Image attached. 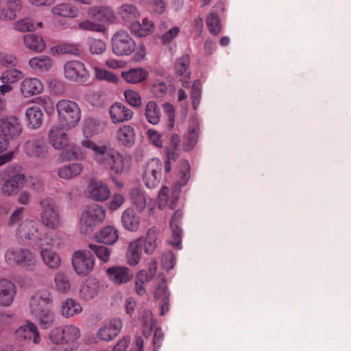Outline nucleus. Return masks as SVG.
<instances>
[{
    "label": "nucleus",
    "mask_w": 351,
    "mask_h": 351,
    "mask_svg": "<svg viewBox=\"0 0 351 351\" xmlns=\"http://www.w3.org/2000/svg\"><path fill=\"white\" fill-rule=\"evenodd\" d=\"M80 143L82 147L93 152L95 162L109 170L111 173L122 175L129 171L132 165L130 156L122 154L106 145H98L91 140L83 139Z\"/></svg>",
    "instance_id": "nucleus-1"
},
{
    "label": "nucleus",
    "mask_w": 351,
    "mask_h": 351,
    "mask_svg": "<svg viewBox=\"0 0 351 351\" xmlns=\"http://www.w3.org/2000/svg\"><path fill=\"white\" fill-rule=\"evenodd\" d=\"M51 305V296L47 291L38 292L29 300V312L42 329H48L54 324Z\"/></svg>",
    "instance_id": "nucleus-2"
},
{
    "label": "nucleus",
    "mask_w": 351,
    "mask_h": 351,
    "mask_svg": "<svg viewBox=\"0 0 351 351\" xmlns=\"http://www.w3.org/2000/svg\"><path fill=\"white\" fill-rule=\"evenodd\" d=\"M60 123L66 129L75 128L81 119V110L78 104L69 99H61L56 104Z\"/></svg>",
    "instance_id": "nucleus-3"
},
{
    "label": "nucleus",
    "mask_w": 351,
    "mask_h": 351,
    "mask_svg": "<svg viewBox=\"0 0 351 351\" xmlns=\"http://www.w3.org/2000/svg\"><path fill=\"white\" fill-rule=\"evenodd\" d=\"M106 209L98 204L88 206L82 212L80 219V232L84 234L93 231L95 226L102 223L106 218Z\"/></svg>",
    "instance_id": "nucleus-4"
},
{
    "label": "nucleus",
    "mask_w": 351,
    "mask_h": 351,
    "mask_svg": "<svg viewBox=\"0 0 351 351\" xmlns=\"http://www.w3.org/2000/svg\"><path fill=\"white\" fill-rule=\"evenodd\" d=\"M4 258L11 267L21 266L28 270H32L36 265V259L30 250L17 247H9L5 252Z\"/></svg>",
    "instance_id": "nucleus-5"
},
{
    "label": "nucleus",
    "mask_w": 351,
    "mask_h": 351,
    "mask_svg": "<svg viewBox=\"0 0 351 351\" xmlns=\"http://www.w3.org/2000/svg\"><path fill=\"white\" fill-rule=\"evenodd\" d=\"M13 169L8 167L1 174L3 182L1 184V191L5 195L11 196L16 195L19 189H21L26 180L23 173H11Z\"/></svg>",
    "instance_id": "nucleus-6"
},
{
    "label": "nucleus",
    "mask_w": 351,
    "mask_h": 351,
    "mask_svg": "<svg viewBox=\"0 0 351 351\" xmlns=\"http://www.w3.org/2000/svg\"><path fill=\"white\" fill-rule=\"evenodd\" d=\"M40 219L42 223L49 229L54 230L60 226L61 219L56 202L51 198L40 202Z\"/></svg>",
    "instance_id": "nucleus-7"
},
{
    "label": "nucleus",
    "mask_w": 351,
    "mask_h": 351,
    "mask_svg": "<svg viewBox=\"0 0 351 351\" xmlns=\"http://www.w3.org/2000/svg\"><path fill=\"white\" fill-rule=\"evenodd\" d=\"M136 46L135 41L126 31L119 30L112 38V49L117 56L130 55L134 51Z\"/></svg>",
    "instance_id": "nucleus-8"
},
{
    "label": "nucleus",
    "mask_w": 351,
    "mask_h": 351,
    "mask_svg": "<svg viewBox=\"0 0 351 351\" xmlns=\"http://www.w3.org/2000/svg\"><path fill=\"white\" fill-rule=\"evenodd\" d=\"M72 265L78 275L84 276L93 270L95 265V258L90 251L77 250L72 255Z\"/></svg>",
    "instance_id": "nucleus-9"
},
{
    "label": "nucleus",
    "mask_w": 351,
    "mask_h": 351,
    "mask_svg": "<svg viewBox=\"0 0 351 351\" xmlns=\"http://www.w3.org/2000/svg\"><path fill=\"white\" fill-rule=\"evenodd\" d=\"M162 164L158 158L149 160L144 167L143 181L149 189L156 187L161 180Z\"/></svg>",
    "instance_id": "nucleus-10"
},
{
    "label": "nucleus",
    "mask_w": 351,
    "mask_h": 351,
    "mask_svg": "<svg viewBox=\"0 0 351 351\" xmlns=\"http://www.w3.org/2000/svg\"><path fill=\"white\" fill-rule=\"evenodd\" d=\"M64 73L66 78L77 82L85 81L88 75L84 64L78 60L67 61L64 66Z\"/></svg>",
    "instance_id": "nucleus-11"
},
{
    "label": "nucleus",
    "mask_w": 351,
    "mask_h": 351,
    "mask_svg": "<svg viewBox=\"0 0 351 351\" xmlns=\"http://www.w3.org/2000/svg\"><path fill=\"white\" fill-rule=\"evenodd\" d=\"M64 330L65 346H53L49 351H74L77 350L76 341L80 338V330L73 325L62 327Z\"/></svg>",
    "instance_id": "nucleus-12"
},
{
    "label": "nucleus",
    "mask_w": 351,
    "mask_h": 351,
    "mask_svg": "<svg viewBox=\"0 0 351 351\" xmlns=\"http://www.w3.org/2000/svg\"><path fill=\"white\" fill-rule=\"evenodd\" d=\"M23 149L25 154L30 158L41 159L45 158L47 154L44 141L37 137L28 139L24 144Z\"/></svg>",
    "instance_id": "nucleus-13"
},
{
    "label": "nucleus",
    "mask_w": 351,
    "mask_h": 351,
    "mask_svg": "<svg viewBox=\"0 0 351 351\" xmlns=\"http://www.w3.org/2000/svg\"><path fill=\"white\" fill-rule=\"evenodd\" d=\"M64 126L53 125L48 134L49 143L56 149H63L69 145V138Z\"/></svg>",
    "instance_id": "nucleus-14"
},
{
    "label": "nucleus",
    "mask_w": 351,
    "mask_h": 351,
    "mask_svg": "<svg viewBox=\"0 0 351 351\" xmlns=\"http://www.w3.org/2000/svg\"><path fill=\"white\" fill-rule=\"evenodd\" d=\"M109 279L117 285L126 284L134 277L133 272L125 266H114L107 269Z\"/></svg>",
    "instance_id": "nucleus-15"
},
{
    "label": "nucleus",
    "mask_w": 351,
    "mask_h": 351,
    "mask_svg": "<svg viewBox=\"0 0 351 351\" xmlns=\"http://www.w3.org/2000/svg\"><path fill=\"white\" fill-rule=\"evenodd\" d=\"M122 327L123 323L121 319H112L109 323L104 325L98 330L97 337L102 341H111L119 335Z\"/></svg>",
    "instance_id": "nucleus-16"
},
{
    "label": "nucleus",
    "mask_w": 351,
    "mask_h": 351,
    "mask_svg": "<svg viewBox=\"0 0 351 351\" xmlns=\"http://www.w3.org/2000/svg\"><path fill=\"white\" fill-rule=\"evenodd\" d=\"M88 191L90 197L97 202H104L110 195L108 185L101 180H91L88 186Z\"/></svg>",
    "instance_id": "nucleus-17"
},
{
    "label": "nucleus",
    "mask_w": 351,
    "mask_h": 351,
    "mask_svg": "<svg viewBox=\"0 0 351 351\" xmlns=\"http://www.w3.org/2000/svg\"><path fill=\"white\" fill-rule=\"evenodd\" d=\"M16 335L19 339L32 342L34 344H38L41 338L38 328L35 324L27 322L25 324L21 326L16 331Z\"/></svg>",
    "instance_id": "nucleus-18"
},
{
    "label": "nucleus",
    "mask_w": 351,
    "mask_h": 351,
    "mask_svg": "<svg viewBox=\"0 0 351 351\" xmlns=\"http://www.w3.org/2000/svg\"><path fill=\"white\" fill-rule=\"evenodd\" d=\"M16 293L15 285L6 279L0 280V304L10 306Z\"/></svg>",
    "instance_id": "nucleus-19"
},
{
    "label": "nucleus",
    "mask_w": 351,
    "mask_h": 351,
    "mask_svg": "<svg viewBox=\"0 0 351 351\" xmlns=\"http://www.w3.org/2000/svg\"><path fill=\"white\" fill-rule=\"evenodd\" d=\"M43 90L42 82L35 77H27L21 84L20 90L25 98L40 94Z\"/></svg>",
    "instance_id": "nucleus-20"
},
{
    "label": "nucleus",
    "mask_w": 351,
    "mask_h": 351,
    "mask_svg": "<svg viewBox=\"0 0 351 351\" xmlns=\"http://www.w3.org/2000/svg\"><path fill=\"white\" fill-rule=\"evenodd\" d=\"M160 243L159 230L156 227L149 228L145 238H143V245L145 253L147 254H152L159 247Z\"/></svg>",
    "instance_id": "nucleus-21"
},
{
    "label": "nucleus",
    "mask_w": 351,
    "mask_h": 351,
    "mask_svg": "<svg viewBox=\"0 0 351 351\" xmlns=\"http://www.w3.org/2000/svg\"><path fill=\"white\" fill-rule=\"evenodd\" d=\"M190 57L189 55L185 54L178 58L175 63V73L177 77H180V80L184 86L189 85V80L190 78L191 73L189 71L190 64Z\"/></svg>",
    "instance_id": "nucleus-22"
},
{
    "label": "nucleus",
    "mask_w": 351,
    "mask_h": 351,
    "mask_svg": "<svg viewBox=\"0 0 351 351\" xmlns=\"http://www.w3.org/2000/svg\"><path fill=\"white\" fill-rule=\"evenodd\" d=\"M182 218V213L180 210H176L170 220V228L172 231V238L169 243L173 246L180 249L182 242V229L180 226V221Z\"/></svg>",
    "instance_id": "nucleus-23"
},
{
    "label": "nucleus",
    "mask_w": 351,
    "mask_h": 351,
    "mask_svg": "<svg viewBox=\"0 0 351 351\" xmlns=\"http://www.w3.org/2000/svg\"><path fill=\"white\" fill-rule=\"evenodd\" d=\"M0 130L3 133V136L12 138L21 134L22 128L18 119L14 117H10L0 120Z\"/></svg>",
    "instance_id": "nucleus-24"
},
{
    "label": "nucleus",
    "mask_w": 351,
    "mask_h": 351,
    "mask_svg": "<svg viewBox=\"0 0 351 351\" xmlns=\"http://www.w3.org/2000/svg\"><path fill=\"white\" fill-rule=\"evenodd\" d=\"M133 114L132 110L121 103H115L110 108V119L114 123L128 121L132 118Z\"/></svg>",
    "instance_id": "nucleus-25"
},
{
    "label": "nucleus",
    "mask_w": 351,
    "mask_h": 351,
    "mask_svg": "<svg viewBox=\"0 0 351 351\" xmlns=\"http://www.w3.org/2000/svg\"><path fill=\"white\" fill-rule=\"evenodd\" d=\"M142 249L143 237H140L130 243L126 252V261L128 265L135 266L140 262Z\"/></svg>",
    "instance_id": "nucleus-26"
},
{
    "label": "nucleus",
    "mask_w": 351,
    "mask_h": 351,
    "mask_svg": "<svg viewBox=\"0 0 351 351\" xmlns=\"http://www.w3.org/2000/svg\"><path fill=\"white\" fill-rule=\"evenodd\" d=\"M88 15L95 21L112 23L115 20V14L112 10L106 6L95 7L89 9Z\"/></svg>",
    "instance_id": "nucleus-27"
},
{
    "label": "nucleus",
    "mask_w": 351,
    "mask_h": 351,
    "mask_svg": "<svg viewBox=\"0 0 351 351\" xmlns=\"http://www.w3.org/2000/svg\"><path fill=\"white\" fill-rule=\"evenodd\" d=\"M131 33L137 37H145L151 34L154 29V22L145 18L143 19L142 23L139 21H133L130 26Z\"/></svg>",
    "instance_id": "nucleus-28"
},
{
    "label": "nucleus",
    "mask_w": 351,
    "mask_h": 351,
    "mask_svg": "<svg viewBox=\"0 0 351 351\" xmlns=\"http://www.w3.org/2000/svg\"><path fill=\"white\" fill-rule=\"evenodd\" d=\"M116 138L119 145L131 147L134 144L136 139L134 129L129 125L121 126L117 131Z\"/></svg>",
    "instance_id": "nucleus-29"
},
{
    "label": "nucleus",
    "mask_w": 351,
    "mask_h": 351,
    "mask_svg": "<svg viewBox=\"0 0 351 351\" xmlns=\"http://www.w3.org/2000/svg\"><path fill=\"white\" fill-rule=\"evenodd\" d=\"M148 76V71L141 67L133 68L121 72L122 78L127 83L133 84L144 82Z\"/></svg>",
    "instance_id": "nucleus-30"
},
{
    "label": "nucleus",
    "mask_w": 351,
    "mask_h": 351,
    "mask_svg": "<svg viewBox=\"0 0 351 351\" xmlns=\"http://www.w3.org/2000/svg\"><path fill=\"white\" fill-rule=\"evenodd\" d=\"M84 168V165L80 162L69 163L59 167L57 173L61 179L72 180L79 176Z\"/></svg>",
    "instance_id": "nucleus-31"
},
{
    "label": "nucleus",
    "mask_w": 351,
    "mask_h": 351,
    "mask_svg": "<svg viewBox=\"0 0 351 351\" xmlns=\"http://www.w3.org/2000/svg\"><path fill=\"white\" fill-rule=\"evenodd\" d=\"M104 127V123L98 119L92 117L86 118L82 124V132L86 137L85 139L89 140L88 137L102 132Z\"/></svg>",
    "instance_id": "nucleus-32"
},
{
    "label": "nucleus",
    "mask_w": 351,
    "mask_h": 351,
    "mask_svg": "<svg viewBox=\"0 0 351 351\" xmlns=\"http://www.w3.org/2000/svg\"><path fill=\"white\" fill-rule=\"evenodd\" d=\"M121 223L125 229L135 232L139 228L140 217L132 208H129L123 212Z\"/></svg>",
    "instance_id": "nucleus-33"
},
{
    "label": "nucleus",
    "mask_w": 351,
    "mask_h": 351,
    "mask_svg": "<svg viewBox=\"0 0 351 351\" xmlns=\"http://www.w3.org/2000/svg\"><path fill=\"white\" fill-rule=\"evenodd\" d=\"M7 8H2L0 11V19L3 21H13L17 15L16 13L23 9L21 0H6Z\"/></svg>",
    "instance_id": "nucleus-34"
},
{
    "label": "nucleus",
    "mask_w": 351,
    "mask_h": 351,
    "mask_svg": "<svg viewBox=\"0 0 351 351\" xmlns=\"http://www.w3.org/2000/svg\"><path fill=\"white\" fill-rule=\"evenodd\" d=\"M38 224L34 221L23 222L18 228V233L27 239L39 240L41 239L38 234Z\"/></svg>",
    "instance_id": "nucleus-35"
},
{
    "label": "nucleus",
    "mask_w": 351,
    "mask_h": 351,
    "mask_svg": "<svg viewBox=\"0 0 351 351\" xmlns=\"http://www.w3.org/2000/svg\"><path fill=\"white\" fill-rule=\"evenodd\" d=\"M25 116L29 128L37 129L41 126L43 113L40 107L34 106L27 108Z\"/></svg>",
    "instance_id": "nucleus-36"
},
{
    "label": "nucleus",
    "mask_w": 351,
    "mask_h": 351,
    "mask_svg": "<svg viewBox=\"0 0 351 351\" xmlns=\"http://www.w3.org/2000/svg\"><path fill=\"white\" fill-rule=\"evenodd\" d=\"M50 52L52 55L71 54L79 56L81 53V47L78 43H62L53 46Z\"/></svg>",
    "instance_id": "nucleus-37"
},
{
    "label": "nucleus",
    "mask_w": 351,
    "mask_h": 351,
    "mask_svg": "<svg viewBox=\"0 0 351 351\" xmlns=\"http://www.w3.org/2000/svg\"><path fill=\"white\" fill-rule=\"evenodd\" d=\"M179 165L178 179L176 181L173 186L176 192H178L182 187L184 186L188 183L191 177V167L189 162L184 159L181 160Z\"/></svg>",
    "instance_id": "nucleus-38"
},
{
    "label": "nucleus",
    "mask_w": 351,
    "mask_h": 351,
    "mask_svg": "<svg viewBox=\"0 0 351 351\" xmlns=\"http://www.w3.org/2000/svg\"><path fill=\"white\" fill-rule=\"evenodd\" d=\"M119 239V234L117 229L112 226L104 227L96 236L98 243L106 245H112L117 242Z\"/></svg>",
    "instance_id": "nucleus-39"
},
{
    "label": "nucleus",
    "mask_w": 351,
    "mask_h": 351,
    "mask_svg": "<svg viewBox=\"0 0 351 351\" xmlns=\"http://www.w3.org/2000/svg\"><path fill=\"white\" fill-rule=\"evenodd\" d=\"M129 197L131 204L138 212H142L146 207V197L144 192L139 188H132L130 190Z\"/></svg>",
    "instance_id": "nucleus-40"
},
{
    "label": "nucleus",
    "mask_w": 351,
    "mask_h": 351,
    "mask_svg": "<svg viewBox=\"0 0 351 351\" xmlns=\"http://www.w3.org/2000/svg\"><path fill=\"white\" fill-rule=\"evenodd\" d=\"M155 298L160 300L161 303V315H165L169 310V292L167 291V287L165 282H160L154 293Z\"/></svg>",
    "instance_id": "nucleus-41"
},
{
    "label": "nucleus",
    "mask_w": 351,
    "mask_h": 351,
    "mask_svg": "<svg viewBox=\"0 0 351 351\" xmlns=\"http://www.w3.org/2000/svg\"><path fill=\"white\" fill-rule=\"evenodd\" d=\"M24 44L29 49L36 52L43 51L46 47L45 42L40 36L29 34L23 38Z\"/></svg>",
    "instance_id": "nucleus-42"
},
{
    "label": "nucleus",
    "mask_w": 351,
    "mask_h": 351,
    "mask_svg": "<svg viewBox=\"0 0 351 351\" xmlns=\"http://www.w3.org/2000/svg\"><path fill=\"white\" fill-rule=\"evenodd\" d=\"M82 307L73 299H67L62 303L61 314L65 317H71L80 314Z\"/></svg>",
    "instance_id": "nucleus-43"
},
{
    "label": "nucleus",
    "mask_w": 351,
    "mask_h": 351,
    "mask_svg": "<svg viewBox=\"0 0 351 351\" xmlns=\"http://www.w3.org/2000/svg\"><path fill=\"white\" fill-rule=\"evenodd\" d=\"M117 13L119 16L125 22H130L136 19L140 13L136 7L132 4H123L118 9Z\"/></svg>",
    "instance_id": "nucleus-44"
},
{
    "label": "nucleus",
    "mask_w": 351,
    "mask_h": 351,
    "mask_svg": "<svg viewBox=\"0 0 351 351\" xmlns=\"http://www.w3.org/2000/svg\"><path fill=\"white\" fill-rule=\"evenodd\" d=\"M99 285L93 281H87L83 283L80 289V297L84 300L94 298L98 293Z\"/></svg>",
    "instance_id": "nucleus-45"
},
{
    "label": "nucleus",
    "mask_w": 351,
    "mask_h": 351,
    "mask_svg": "<svg viewBox=\"0 0 351 351\" xmlns=\"http://www.w3.org/2000/svg\"><path fill=\"white\" fill-rule=\"evenodd\" d=\"M29 64L36 71H48L52 66V60L48 56H40L30 59Z\"/></svg>",
    "instance_id": "nucleus-46"
},
{
    "label": "nucleus",
    "mask_w": 351,
    "mask_h": 351,
    "mask_svg": "<svg viewBox=\"0 0 351 351\" xmlns=\"http://www.w3.org/2000/svg\"><path fill=\"white\" fill-rule=\"evenodd\" d=\"M169 189L167 186H162L158 193V206L160 209L166 208L167 206L171 210L174 209L176 206L178 201V195L172 197L169 204Z\"/></svg>",
    "instance_id": "nucleus-47"
},
{
    "label": "nucleus",
    "mask_w": 351,
    "mask_h": 351,
    "mask_svg": "<svg viewBox=\"0 0 351 351\" xmlns=\"http://www.w3.org/2000/svg\"><path fill=\"white\" fill-rule=\"evenodd\" d=\"M45 263L51 269H57L60 266L61 260L58 254L50 250L43 249L40 252Z\"/></svg>",
    "instance_id": "nucleus-48"
},
{
    "label": "nucleus",
    "mask_w": 351,
    "mask_h": 351,
    "mask_svg": "<svg viewBox=\"0 0 351 351\" xmlns=\"http://www.w3.org/2000/svg\"><path fill=\"white\" fill-rule=\"evenodd\" d=\"M51 12L56 16L74 18L77 15V10L69 3H60L54 6Z\"/></svg>",
    "instance_id": "nucleus-49"
},
{
    "label": "nucleus",
    "mask_w": 351,
    "mask_h": 351,
    "mask_svg": "<svg viewBox=\"0 0 351 351\" xmlns=\"http://www.w3.org/2000/svg\"><path fill=\"white\" fill-rule=\"evenodd\" d=\"M145 117L147 121L153 125H156L159 123L160 119V110L156 102L151 101L147 104Z\"/></svg>",
    "instance_id": "nucleus-50"
},
{
    "label": "nucleus",
    "mask_w": 351,
    "mask_h": 351,
    "mask_svg": "<svg viewBox=\"0 0 351 351\" xmlns=\"http://www.w3.org/2000/svg\"><path fill=\"white\" fill-rule=\"evenodd\" d=\"M14 25L16 30L23 32L34 31L37 28L41 27L43 23L38 22L34 23L32 18L27 17L18 21Z\"/></svg>",
    "instance_id": "nucleus-51"
},
{
    "label": "nucleus",
    "mask_w": 351,
    "mask_h": 351,
    "mask_svg": "<svg viewBox=\"0 0 351 351\" xmlns=\"http://www.w3.org/2000/svg\"><path fill=\"white\" fill-rule=\"evenodd\" d=\"M88 247L102 262L109 261L111 252L107 247L98 243H90Z\"/></svg>",
    "instance_id": "nucleus-52"
},
{
    "label": "nucleus",
    "mask_w": 351,
    "mask_h": 351,
    "mask_svg": "<svg viewBox=\"0 0 351 351\" xmlns=\"http://www.w3.org/2000/svg\"><path fill=\"white\" fill-rule=\"evenodd\" d=\"M23 77V73L18 69H12L3 71L0 80L3 84H12L20 80Z\"/></svg>",
    "instance_id": "nucleus-53"
},
{
    "label": "nucleus",
    "mask_w": 351,
    "mask_h": 351,
    "mask_svg": "<svg viewBox=\"0 0 351 351\" xmlns=\"http://www.w3.org/2000/svg\"><path fill=\"white\" fill-rule=\"evenodd\" d=\"M209 32L213 35H217L221 31L219 16L217 13H210L206 19Z\"/></svg>",
    "instance_id": "nucleus-54"
},
{
    "label": "nucleus",
    "mask_w": 351,
    "mask_h": 351,
    "mask_svg": "<svg viewBox=\"0 0 351 351\" xmlns=\"http://www.w3.org/2000/svg\"><path fill=\"white\" fill-rule=\"evenodd\" d=\"M54 281L57 289L62 293L68 292L70 289V282L66 274L63 272H58L55 275Z\"/></svg>",
    "instance_id": "nucleus-55"
},
{
    "label": "nucleus",
    "mask_w": 351,
    "mask_h": 351,
    "mask_svg": "<svg viewBox=\"0 0 351 351\" xmlns=\"http://www.w3.org/2000/svg\"><path fill=\"white\" fill-rule=\"evenodd\" d=\"M199 128L196 125L190 126L188 133L185 134L184 138L186 141L185 149H191L197 143L198 140Z\"/></svg>",
    "instance_id": "nucleus-56"
},
{
    "label": "nucleus",
    "mask_w": 351,
    "mask_h": 351,
    "mask_svg": "<svg viewBox=\"0 0 351 351\" xmlns=\"http://www.w3.org/2000/svg\"><path fill=\"white\" fill-rule=\"evenodd\" d=\"M157 266L154 263L149 269H142L138 272L136 276V280L142 283H147L151 281L156 275Z\"/></svg>",
    "instance_id": "nucleus-57"
},
{
    "label": "nucleus",
    "mask_w": 351,
    "mask_h": 351,
    "mask_svg": "<svg viewBox=\"0 0 351 351\" xmlns=\"http://www.w3.org/2000/svg\"><path fill=\"white\" fill-rule=\"evenodd\" d=\"M64 330L62 327H56L52 329L49 334V339L54 346H64Z\"/></svg>",
    "instance_id": "nucleus-58"
},
{
    "label": "nucleus",
    "mask_w": 351,
    "mask_h": 351,
    "mask_svg": "<svg viewBox=\"0 0 351 351\" xmlns=\"http://www.w3.org/2000/svg\"><path fill=\"white\" fill-rule=\"evenodd\" d=\"M202 89L199 80H195L191 87V99L192 106L194 110H196L201 101Z\"/></svg>",
    "instance_id": "nucleus-59"
},
{
    "label": "nucleus",
    "mask_w": 351,
    "mask_h": 351,
    "mask_svg": "<svg viewBox=\"0 0 351 351\" xmlns=\"http://www.w3.org/2000/svg\"><path fill=\"white\" fill-rule=\"evenodd\" d=\"M78 27L83 30L92 31L95 32H105L106 27L104 25L95 23L93 21L86 20L79 23Z\"/></svg>",
    "instance_id": "nucleus-60"
},
{
    "label": "nucleus",
    "mask_w": 351,
    "mask_h": 351,
    "mask_svg": "<svg viewBox=\"0 0 351 351\" xmlns=\"http://www.w3.org/2000/svg\"><path fill=\"white\" fill-rule=\"evenodd\" d=\"M89 49L93 54H101L106 50V43L101 39L89 38Z\"/></svg>",
    "instance_id": "nucleus-61"
},
{
    "label": "nucleus",
    "mask_w": 351,
    "mask_h": 351,
    "mask_svg": "<svg viewBox=\"0 0 351 351\" xmlns=\"http://www.w3.org/2000/svg\"><path fill=\"white\" fill-rule=\"evenodd\" d=\"M126 101L134 107H139L141 104V99L138 93L133 90H126L124 93Z\"/></svg>",
    "instance_id": "nucleus-62"
},
{
    "label": "nucleus",
    "mask_w": 351,
    "mask_h": 351,
    "mask_svg": "<svg viewBox=\"0 0 351 351\" xmlns=\"http://www.w3.org/2000/svg\"><path fill=\"white\" fill-rule=\"evenodd\" d=\"M41 245H50L52 247H59L60 246V239L57 234L51 233L46 234L43 237L40 239Z\"/></svg>",
    "instance_id": "nucleus-63"
},
{
    "label": "nucleus",
    "mask_w": 351,
    "mask_h": 351,
    "mask_svg": "<svg viewBox=\"0 0 351 351\" xmlns=\"http://www.w3.org/2000/svg\"><path fill=\"white\" fill-rule=\"evenodd\" d=\"M95 76L98 80H107L111 82H117V77L110 71H108L105 69H99L97 67L95 68Z\"/></svg>",
    "instance_id": "nucleus-64"
}]
</instances>
